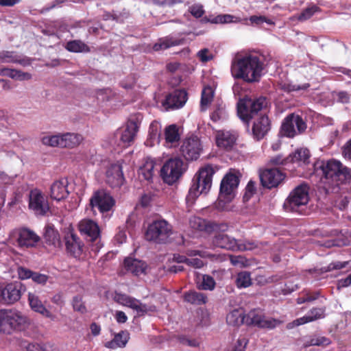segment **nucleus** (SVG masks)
Segmentation results:
<instances>
[{
  "label": "nucleus",
  "mask_w": 351,
  "mask_h": 351,
  "mask_svg": "<svg viewBox=\"0 0 351 351\" xmlns=\"http://www.w3.org/2000/svg\"><path fill=\"white\" fill-rule=\"evenodd\" d=\"M306 178H318L333 189L351 182V168L335 159L317 160L304 175Z\"/></svg>",
  "instance_id": "obj_1"
},
{
  "label": "nucleus",
  "mask_w": 351,
  "mask_h": 351,
  "mask_svg": "<svg viewBox=\"0 0 351 351\" xmlns=\"http://www.w3.org/2000/svg\"><path fill=\"white\" fill-rule=\"evenodd\" d=\"M264 69L263 60L259 56L252 54L238 57L231 64L232 77L249 84L260 82Z\"/></svg>",
  "instance_id": "obj_2"
},
{
  "label": "nucleus",
  "mask_w": 351,
  "mask_h": 351,
  "mask_svg": "<svg viewBox=\"0 0 351 351\" xmlns=\"http://www.w3.org/2000/svg\"><path fill=\"white\" fill-rule=\"evenodd\" d=\"M215 171L212 165H208L199 170L193 179V184L186 197L189 206H191L196 198L202 193H206L211 187Z\"/></svg>",
  "instance_id": "obj_3"
},
{
  "label": "nucleus",
  "mask_w": 351,
  "mask_h": 351,
  "mask_svg": "<svg viewBox=\"0 0 351 351\" xmlns=\"http://www.w3.org/2000/svg\"><path fill=\"white\" fill-rule=\"evenodd\" d=\"M269 105L268 99L263 96L251 98L245 97L240 99L237 104V113L240 119L244 122L248 123L255 116L267 113Z\"/></svg>",
  "instance_id": "obj_4"
},
{
  "label": "nucleus",
  "mask_w": 351,
  "mask_h": 351,
  "mask_svg": "<svg viewBox=\"0 0 351 351\" xmlns=\"http://www.w3.org/2000/svg\"><path fill=\"white\" fill-rule=\"evenodd\" d=\"M28 318L16 310L0 311V332L11 335L24 330L28 326Z\"/></svg>",
  "instance_id": "obj_5"
},
{
  "label": "nucleus",
  "mask_w": 351,
  "mask_h": 351,
  "mask_svg": "<svg viewBox=\"0 0 351 351\" xmlns=\"http://www.w3.org/2000/svg\"><path fill=\"white\" fill-rule=\"evenodd\" d=\"M309 187L306 184L296 186L286 198L283 208L287 212L302 214L309 202Z\"/></svg>",
  "instance_id": "obj_6"
},
{
  "label": "nucleus",
  "mask_w": 351,
  "mask_h": 351,
  "mask_svg": "<svg viewBox=\"0 0 351 351\" xmlns=\"http://www.w3.org/2000/svg\"><path fill=\"white\" fill-rule=\"evenodd\" d=\"M171 234V225L165 219H158L148 226L145 238L147 241L161 244L167 243Z\"/></svg>",
  "instance_id": "obj_7"
},
{
  "label": "nucleus",
  "mask_w": 351,
  "mask_h": 351,
  "mask_svg": "<svg viewBox=\"0 0 351 351\" xmlns=\"http://www.w3.org/2000/svg\"><path fill=\"white\" fill-rule=\"evenodd\" d=\"M307 128L306 121L298 114L290 113L282 120L280 132L282 136L293 138L302 134Z\"/></svg>",
  "instance_id": "obj_8"
},
{
  "label": "nucleus",
  "mask_w": 351,
  "mask_h": 351,
  "mask_svg": "<svg viewBox=\"0 0 351 351\" xmlns=\"http://www.w3.org/2000/svg\"><path fill=\"white\" fill-rule=\"evenodd\" d=\"M11 238L16 245L21 249L34 247L40 240V237L34 231L27 228L14 230L12 232Z\"/></svg>",
  "instance_id": "obj_9"
},
{
  "label": "nucleus",
  "mask_w": 351,
  "mask_h": 351,
  "mask_svg": "<svg viewBox=\"0 0 351 351\" xmlns=\"http://www.w3.org/2000/svg\"><path fill=\"white\" fill-rule=\"evenodd\" d=\"M28 208L36 215H45L50 208L47 197L38 188L31 189L28 195Z\"/></svg>",
  "instance_id": "obj_10"
},
{
  "label": "nucleus",
  "mask_w": 351,
  "mask_h": 351,
  "mask_svg": "<svg viewBox=\"0 0 351 351\" xmlns=\"http://www.w3.org/2000/svg\"><path fill=\"white\" fill-rule=\"evenodd\" d=\"M183 161L178 158L168 160L160 170L164 182L168 184L175 183L183 173Z\"/></svg>",
  "instance_id": "obj_11"
},
{
  "label": "nucleus",
  "mask_w": 351,
  "mask_h": 351,
  "mask_svg": "<svg viewBox=\"0 0 351 351\" xmlns=\"http://www.w3.org/2000/svg\"><path fill=\"white\" fill-rule=\"evenodd\" d=\"M282 322L275 318H266L260 309L251 310L245 315V324L247 326H255L260 328L274 329Z\"/></svg>",
  "instance_id": "obj_12"
},
{
  "label": "nucleus",
  "mask_w": 351,
  "mask_h": 351,
  "mask_svg": "<svg viewBox=\"0 0 351 351\" xmlns=\"http://www.w3.org/2000/svg\"><path fill=\"white\" fill-rule=\"evenodd\" d=\"M226 231H215L212 238V245L230 251L245 250L246 247L240 244L236 239L226 234Z\"/></svg>",
  "instance_id": "obj_13"
},
{
  "label": "nucleus",
  "mask_w": 351,
  "mask_h": 351,
  "mask_svg": "<svg viewBox=\"0 0 351 351\" xmlns=\"http://www.w3.org/2000/svg\"><path fill=\"white\" fill-rule=\"evenodd\" d=\"M190 226L196 230L204 232L208 234L215 231H228L229 225L227 223H218L208 221L199 217H193L189 221Z\"/></svg>",
  "instance_id": "obj_14"
},
{
  "label": "nucleus",
  "mask_w": 351,
  "mask_h": 351,
  "mask_svg": "<svg viewBox=\"0 0 351 351\" xmlns=\"http://www.w3.org/2000/svg\"><path fill=\"white\" fill-rule=\"evenodd\" d=\"M180 151L186 160H197L202 151L200 139L194 135L186 138L180 146Z\"/></svg>",
  "instance_id": "obj_15"
},
{
  "label": "nucleus",
  "mask_w": 351,
  "mask_h": 351,
  "mask_svg": "<svg viewBox=\"0 0 351 351\" xmlns=\"http://www.w3.org/2000/svg\"><path fill=\"white\" fill-rule=\"evenodd\" d=\"M261 185L268 189L278 187L286 178V174L278 168L265 169L259 173Z\"/></svg>",
  "instance_id": "obj_16"
},
{
  "label": "nucleus",
  "mask_w": 351,
  "mask_h": 351,
  "mask_svg": "<svg viewBox=\"0 0 351 351\" xmlns=\"http://www.w3.org/2000/svg\"><path fill=\"white\" fill-rule=\"evenodd\" d=\"M115 204L113 197L105 190H98L94 192L90 199V206L93 209L97 208L100 213L108 212Z\"/></svg>",
  "instance_id": "obj_17"
},
{
  "label": "nucleus",
  "mask_w": 351,
  "mask_h": 351,
  "mask_svg": "<svg viewBox=\"0 0 351 351\" xmlns=\"http://www.w3.org/2000/svg\"><path fill=\"white\" fill-rule=\"evenodd\" d=\"M240 179L238 175L230 172L227 173L222 179L220 184L219 199L218 206L221 205V198L224 197L227 201L230 199V195L237 189Z\"/></svg>",
  "instance_id": "obj_18"
},
{
  "label": "nucleus",
  "mask_w": 351,
  "mask_h": 351,
  "mask_svg": "<svg viewBox=\"0 0 351 351\" xmlns=\"http://www.w3.org/2000/svg\"><path fill=\"white\" fill-rule=\"evenodd\" d=\"M271 128V121L266 112L256 118L252 127V135L256 141H261L269 133Z\"/></svg>",
  "instance_id": "obj_19"
},
{
  "label": "nucleus",
  "mask_w": 351,
  "mask_h": 351,
  "mask_svg": "<svg viewBox=\"0 0 351 351\" xmlns=\"http://www.w3.org/2000/svg\"><path fill=\"white\" fill-rule=\"evenodd\" d=\"M64 240L67 253L75 258H79L83 253L84 245L78 236L73 230H69L64 235Z\"/></svg>",
  "instance_id": "obj_20"
},
{
  "label": "nucleus",
  "mask_w": 351,
  "mask_h": 351,
  "mask_svg": "<svg viewBox=\"0 0 351 351\" xmlns=\"http://www.w3.org/2000/svg\"><path fill=\"white\" fill-rule=\"evenodd\" d=\"M188 99V94L184 89H176L166 96L162 106L167 110L179 109Z\"/></svg>",
  "instance_id": "obj_21"
},
{
  "label": "nucleus",
  "mask_w": 351,
  "mask_h": 351,
  "mask_svg": "<svg viewBox=\"0 0 351 351\" xmlns=\"http://www.w3.org/2000/svg\"><path fill=\"white\" fill-rule=\"evenodd\" d=\"M79 231L86 240L92 243L97 241L100 237L98 224L92 219H84L78 224Z\"/></svg>",
  "instance_id": "obj_22"
},
{
  "label": "nucleus",
  "mask_w": 351,
  "mask_h": 351,
  "mask_svg": "<svg viewBox=\"0 0 351 351\" xmlns=\"http://www.w3.org/2000/svg\"><path fill=\"white\" fill-rule=\"evenodd\" d=\"M238 135L234 131L219 130L215 136L217 146L226 151L232 150L236 145Z\"/></svg>",
  "instance_id": "obj_23"
},
{
  "label": "nucleus",
  "mask_w": 351,
  "mask_h": 351,
  "mask_svg": "<svg viewBox=\"0 0 351 351\" xmlns=\"http://www.w3.org/2000/svg\"><path fill=\"white\" fill-rule=\"evenodd\" d=\"M22 287L20 282L9 283L1 290L0 297L5 303L14 304L21 297Z\"/></svg>",
  "instance_id": "obj_24"
},
{
  "label": "nucleus",
  "mask_w": 351,
  "mask_h": 351,
  "mask_svg": "<svg viewBox=\"0 0 351 351\" xmlns=\"http://www.w3.org/2000/svg\"><path fill=\"white\" fill-rule=\"evenodd\" d=\"M311 153L307 148H298L294 152L288 156V159L291 163H297L298 167H305L306 170L302 172V176L305 178L304 175L311 168L313 164L310 163Z\"/></svg>",
  "instance_id": "obj_25"
},
{
  "label": "nucleus",
  "mask_w": 351,
  "mask_h": 351,
  "mask_svg": "<svg viewBox=\"0 0 351 351\" xmlns=\"http://www.w3.org/2000/svg\"><path fill=\"white\" fill-rule=\"evenodd\" d=\"M69 181L66 178L55 180L50 187V197L56 201L66 199L69 192L68 191Z\"/></svg>",
  "instance_id": "obj_26"
},
{
  "label": "nucleus",
  "mask_w": 351,
  "mask_h": 351,
  "mask_svg": "<svg viewBox=\"0 0 351 351\" xmlns=\"http://www.w3.org/2000/svg\"><path fill=\"white\" fill-rule=\"evenodd\" d=\"M125 180L120 164H112L106 171V182L112 188L120 187Z\"/></svg>",
  "instance_id": "obj_27"
},
{
  "label": "nucleus",
  "mask_w": 351,
  "mask_h": 351,
  "mask_svg": "<svg viewBox=\"0 0 351 351\" xmlns=\"http://www.w3.org/2000/svg\"><path fill=\"white\" fill-rule=\"evenodd\" d=\"M27 301L30 308L33 311L40 314L45 317L50 319L53 318V315L46 308L40 297L35 293H28Z\"/></svg>",
  "instance_id": "obj_28"
},
{
  "label": "nucleus",
  "mask_w": 351,
  "mask_h": 351,
  "mask_svg": "<svg viewBox=\"0 0 351 351\" xmlns=\"http://www.w3.org/2000/svg\"><path fill=\"white\" fill-rule=\"evenodd\" d=\"M17 274L19 279H32L35 283L45 285L49 280V276L38 272L33 271L24 267H19L17 269Z\"/></svg>",
  "instance_id": "obj_29"
},
{
  "label": "nucleus",
  "mask_w": 351,
  "mask_h": 351,
  "mask_svg": "<svg viewBox=\"0 0 351 351\" xmlns=\"http://www.w3.org/2000/svg\"><path fill=\"white\" fill-rule=\"evenodd\" d=\"M43 239L45 244L49 247L61 248L62 246L58 231L52 226L45 227Z\"/></svg>",
  "instance_id": "obj_30"
},
{
  "label": "nucleus",
  "mask_w": 351,
  "mask_h": 351,
  "mask_svg": "<svg viewBox=\"0 0 351 351\" xmlns=\"http://www.w3.org/2000/svg\"><path fill=\"white\" fill-rule=\"evenodd\" d=\"M138 130V123L134 120H129L120 137V140L124 144V146H128L134 141Z\"/></svg>",
  "instance_id": "obj_31"
},
{
  "label": "nucleus",
  "mask_w": 351,
  "mask_h": 351,
  "mask_svg": "<svg viewBox=\"0 0 351 351\" xmlns=\"http://www.w3.org/2000/svg\"><path fill=\"white\" fill-rule=\"evenodd\" d=\"M123 263L125 269L135 276L144 273L147 267L145 262L132 258H126Z\"/></svg>",
  "instance_id": "obj_32"
},
{
  "label": "nucleus",
  "mask_w": 351,
  "mask_h": 351,
  "mask_svg": "<svg viewBox=\"0 0 351 351\" xmlns=\"http://www.w3.org/2000/svg\"><path fill=\"white\" fill-rule=\"evenodd\" d=\"M184 43L183 38H177L171 36L162 37L158 39L153 46L154 51H160L167 49L171 47L178 46Z\"/></svg>",
  "instance_id": "obj_33"
},
{
  "label": "nucleus",
  "mask_w": 351,
  "mask_h": 351,
  "mask_svg": "<svg viewBox=\"0 0 351 351\" xmlns=\"http://www.w3.org/2000/svg\"><path fill=\"white\" fill-rule=\"evenodd\" d=\"M60 147L74 148L78 146L83 141L81 134L76 133H66L62 134Z\"/></svg>",
  "instance_id": "obj_34"
},
{
  "label": "nucleus",
  "mask_w": 351,
  "mask_h": 351,
  "mask_svg": "<svg viewBox=\"0 0 351 351\" xmlns=\"http://www.w3.org/2000/svg\"><path fill=\"white\" fill-rule=\"evenodd\" d=\"M184 300L191 304L202 305L206 303L207 296L201 292L189 291L184 293Z\"/></svg>",
  "instance_id": "obj_35"
},
{
  "label": "nucleus",
  "mask_w": 351,
  "mask_h": 351,
  "mask_svg": "<svg viewBox=\"0 0 351 351\" xmlns=\"http://www.w3.org/2000/svg\"><path fill=\"white\" fill-rule=\"evenodd\" d=\"M65 49L73 53H88L90 47L81 40H73L66 43Z\"/></svg>",
  "instance_id": "obj_36"
},
{
  "label": "nucleus",
  "mask_w": 351,
  "mask_h": 351,
  "mask_svg": "<svg viewBox=\"0 0 351 351\" xmlns=\"http://www.w3.org/2000/svg\"><path fill=\"white\" fill-rule=\"evenodd\" d=\"M226 322L228 325L238 326L245 323V315L239 309H234L226 316Z\"/></svg>",
  "instance_id": "obj_37"
},
{
  "label": "nucleus",
  "mask_w": 351,
  "mask_h": 351,
  "mask_svg": "<svg viewBox=\"0 0 351 351\" xmlns=\"http://www.w3.org/2000/svg\"><path fill=\"white\" fill-rule=\"evenodd\" d=\"M129 339L128 333L124 331H121L117 334L114 339L106 343V347L111 349H114L118 347H124Z\"/></svg>",
  "instance_id": "obj_38"
},
{
  "label": "nucleus",
  "mask_w": 351,
  "mask_h": 351,
  "mask_svg": "<svg viewBox=\"0 0 351 351\" xmlns=\"http://www.w3.org/2000/svg\"><path fill=\"white\" fill-rule=\"evenodd\" d=\"M348 264V262H332L330 263L327 267H324L320 269H309L308 272L311 274H315V276H319L321 274H323L324 273H326L328 271H330L332 270H337V269H341L342 268L346 267Z\"/></svg>",
  "instance_id": "obj_39"
},
{
  "label": "nucleus",
  "mask_w": 351,
  "mask_h": 351,
  "mask_svg": "<svg viewBox=\"0 0 351 351\" xmlns=\"http://www.w3.org/2000/svg\"><path fill=\"white\" fill-rule=\"evenodd\" d=\"M155 162L153 160H147L139 169V176L143 179L149 182L154 176Z\"/></svg>",
  "instance_id": "obj_40"
},
{
  "label": "nucleus",
  "mask_w": 351,
  "mask_h": 351,
  "mask_svg": "<svg viewBox=\"0 0 351 351\" xmlns=\"http://www.w3.org/2000/svg\"><path fill=\"white\" fill-rule=\"evenodd\" d=\"M235 283L240 289L250 287L252 285L250 273L247 271L239 272L237 276Z\"/></svg>",
  "instance_id": "obj_41"
},
{
  "label": "nucleus",
  "mask_w": 351,
  "mask_h": 351,
  "mask_svg": "<svg viewBox=\"0 0 351 351\" xmlns=\"http://www.w3.org/2000/svg\"><path fill=\"white\" fill-rule=\"evenodd\" d=\"M165 140L167 143L178 142L180 137L178 132V128L176 125H170L166 128L165 132Z\"/></svg>",
  "instance_id": "obj_42"
},
{
  "label": "nucleus",
  "mask_w": 351,
  "mask_h": 351,
  "mask_svg": "<svg viewBox=\"0 0 351 351\" xmlns=\"http://www.w3.org/2000/svg\"><path fill=\"white\" fill-rule=\"evenodd\" d=\"M0 60L2 62L5 63H20L22 64V61L19 59L17 56L12 51H3L0 52Z\"/></svg>",
  "instance_id": "obj_43"
},
{
  "label": "nucleus",
  "mask_w": 351,
  "mask_h": 351,
  "mask_svg": "<svg viewBox=\"0 0 351 351\" xmlns=\"http://www.w3.org/2000/svg\"><path fill=\"white\" fill-rule=\"evenodd\" d=\"M62 140V134L46 136L43 137L42 142L44 145L51 147H60Z\"/></svg>",
  "instance_id": "obj_44"
},
{
  "label": "nucleus",
  "mask_w": 351,
  "mask_h": 351,
  "mask_svg": "<svg viewBox=\"0 0 351 351\" xmlns=\"http://www.w3.org/2000/svg\"><path fill=\"white\" fill-rule=\"evenodd\" d=\"M72 306L75 311H77L82 314L86 313L87 309L82 300V296L76 295L73 298Z\"/></svg>",
  "instance_id": "obj_45"
},
{
  "label": "nucleus",
  "mask_w": 351,
  "mask_h": 351,
  "mask_svg": "<svg viewBox=\"0 0 351 351\" xmlns=\"http://www.w3.org/2000/svg\"><path fill=\"white\" fill-rule=\"evenodd\" d=\"M154 307V306H149L145 304H143L140 302V300H136L134 306L132 308L133 310L136 311L137 313V315L138 316H141L147 313L148 311H153Z\"/></svg>",
  "instance_id": "obj_46"
},
{
  "label": "nucleus",
  "mask_w": 351,
  "mask_h": 351,
  "mask_svg": "<svg viewBox=\"0 0 351 351\" xmlns=\"http://www.w3.org/2000/svg\"><path fill=\"white\" fill-rule=\"evenodd\" d=\"M227 117L226 109L222 106H217L216 109L210 114V119L214 122L225 119Z\"/></svg>",
  "instance_id": "obj_47"
},
{
  "label": "nucleus",
  "mask_w": 351,
  "mask_h": 351,
  "mask_svg": "<svg viewBox=\"0 0 351 351\" xmlns=\"http://www.w3.org/2000/svg\"><path fill=\"white\" fill-rule=\"evenodd\" d=\"M319 10V7L313 5L304 9L299 15L298 20L300 21L309 19L315 12Z\"/></svg>",
  "instance_id": "obj_48"
},
{
  "label": "nucleus",
  "mask_w": 351,
  "mask_h": 351,
  "mask_svg": "<svg viewBox=\"0 0 351 351\" xmlns=\"http://www.w3.org/2000/svg\"><path fill=\"white\" fill-rule=\"evenodd\" d=\"M330 343V340L325 337H316L311 338L309 341H306L304 344L305 347L311 346H326Z\"/></svg>",
  "instance_id": "obj_49"
},
{
  "label": "nucleus",
  "mask_w": 351,
  "mask_h": 351,
  "mask_svg": "<svg viewBox=\"0 0 351 351\" xmlns=\"http://www.w3.org/2000/svg\"><path fill=\"white\" fill-rule=\"evenodd\" d=\"M213 93L210 87L204 88L202 92L201 105L207 106L213 100Z\"/></svg>",
  "instance_id": "obj_50"
},
{
  "label": "nucleus",
  "mask_w": 351,
  "mask_h": 351,
  "mask_svg": "<svg viewBox=\"0 0 351 351\" xmlns=\"http://www.w3.org/2000/svg\"><path fill=\"white\" fill-rule=\"evenodd\" d=\"M187 254L189 256L199 255V256H200L202 257H206V258H209L211 261H217V260H221V256L219 255V254H211V253L205 252H200V251H198V250L189 251Z\"/></svg>",
  "instance_id": "obj_51"
},
{
  "label": "nucleus",
  "mask_w": 351,
  "mask_h": 351,
  "mask_svg": "<svg viewBox=\"0 0 351 351\" xmlns=\"http://www.w3.org/2000/svg\"><path fill=\"white\" fill-rule=\"evenodd\" d=\"M312 322V318L310 317V316L308 315H306L302 317H300V318H298V319L293 320L291 322L288 323L287 325V328L288 329H292L296 326H299L300 325H302V324H306L308 322Z\"/></svg>",
  "instance_id": "obj_52"
},
{
  "label": "nucleus",
  "mask_w": 351,
  "mask_h": 351,
  "mask_svg": "<svg viewBox=\"0 0 351 351\" xmlns=\"http://www.w3.org/2000/svg\"><path fill=\"white\" fill-rule=\"evenodd\" d=\"M215 287V282L213 277L208 275L203 276L202 282L200 288L203 290H213Z\"/></svg>",
  "instance_id": "obj_53"
},
{
  "label": "nucleus",
  "mask_w": 351,
  "mask_h": 351,
  "mask_svg": "<svg viewBox=\"0 0 351 351\" xmlns=\"http://www.w3.org/2000/svg\"><path fill=\"white\" fill-rule=\"evenodd\" d=\"M325 307L313 308L309 311L308 315L312 318V322H313L317 319L324 318L325 316Z\"/></svg>",
  "instance_id": "obj_54"
},
{
  "label": "nucleus",
  "mask_w": 351,
  "mask_h": 351,
  "mask_svg": "<svg viewBox=\"0 0 351 351\" xmlns=\"http://www.w3.org/2000/svg\"><path fill=\"white\" fill-rule=\"evenodd\" d=\"M250 21L252 24H255L256 25H261L263 23H267L269 25H274V22L272 20H271L269 19H267L265 16H256V15L251 16L250 17Z\"/></svg>",
  "instance_id": "obj_55"
},
{
  "label": "nucleus",
  "mask_w": 351,
  "mask_h": 351,
  "mask_svg": "<svg viewBox=\"0 0 351 351\" xmlns=\"http://www.w3.org/2000/svg\"><path fill=\"white\" fill-rule=\"evenodd\" d=\"M198 58L202 62L206 63L213 59V55L210 52L207 48H204L198 51L197 54Z\"/></svg>",
  "instance_id": "obj_56"
},
{
  "label": "nucleus",
  "mask_w": 351,
  "mask_h": 351,
  "mask_svg": "<svg viewBox=\"0 0 351 351\" xmlns=\"http://www.w3.org/2000/svg\"><path fill=\"white\" fill-rule=\"evenodd\" d=\"M11 78L19 81L29 80L32 78V75L29 73L23 72L20 70L13 69V73Z\"/></svg>",
  "instance_id": "obj_57"
},
{
  "label": "nucleus",
  "mask_w": 351,
  "mask_h": 351,
  "mask_svg": "<svg viewBox=\"0 0 351 351\" xmlns=\"http://www.w3.org/2000/svg\"><path fill=\"white\" fill-rule=\"evenodd\" d=\"M233 16L230 14H219L213 17L212 23H228L233 20Z\"/></svg>",
  "instance_id": "obj_58"
},
{
  "label": "nucleus",
  "mask_w": 351,
  "mask_h": 351,
  "mask_svg": "<svg viewBox=\"0 0 351 351\" xmlns=\"http://www.w3.org/2000/svg\"><path fill=\"white\" fill-rule=\"evenodd\" d=\"M190 13L195 18L199 19L201 18L204 14V10L203 6L202 5H193L189 8Z\"/></svg>",
  "instance_id": "obj_59"
},
{
  "label": "nucleus",
  "mask_w": 351,
  "mask_h": 351,
  "mask_svg": "<svg viewBox=\"0 0 351 351\" xmlns=\"http://www.w3.org/2000/svg\"><path fill=\"white\" fill-rule=\"evenodd\" d=\"M256 191V183L255 182L250 180L247 183L245 188V193L243 196V199L247 200Z\"/></svg>",
  "instance_id": "obj_60"
},
{
  "label": "nucleus",
  "mask_w": 351,
  "mask_h": 351,
  "mask_svg": "<svg viewBox=\"0 0 351 351\" xmlns=\"http://www.w3.org/2000/svg\"><path fill=\"white\" fill-rule=\"evenodd\" d=\"M248 341L245 338L239 339L231 351H245Z\"/></svg>",
  "instance_id": "obj_61"
},
{
  "label": "nucleus",
  "mask_w": 351,
  "mask_h": 351,
  "mask_svg": "<svg viewBox=\"0 0 351 351\" xmlns=\"http://www.w3.org/2000/svg\"><path fill=\"white\" fill-rule=\"evenodd\" d=\"M342 155L346 159L351 161V138L343 146Z\"/></svg>",
  "instance_id": "obj_62"
},
{
  "label": "nucleus",
  "mask_w": 351,
  "mask_h": 351,
  "mask_svg": "<svg viewBox=\"0 0 351 351\" xmlns=\"http://www.w3.org/2000/svg\"><path fill=\"white\" fill-rule=\"evenodd\" d=\"M186 265L193 268L199 269L204 266V262L198 258H187Z\"/></svg>",
  "instance_id": "obj_63"
},
{
  "label": "nucleus",
  "mask_w": 351,
  "mask_h": 351,
  "mask_svg": "<svg viewBox=\"0 0 351 351\" xmlns=\"http://www.w3.org/2000/svg\"><path fill=\"white\" fill-rule=\"evenodd\" d=\"M27 351H47L46 348L38 343H29L25 347Z\"/></svg>",
  "instance_id": "obj_64"
}]
</instances>
